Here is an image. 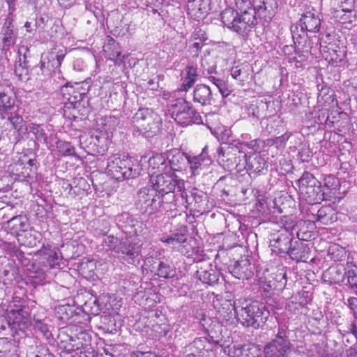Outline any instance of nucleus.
Listing matches in <instances>:
<instances>
[{"label":"nucleus","instance_id":"f257e3e1","mask_svg":"<svg viewBox=\"0 0 357 357\" xmlns=\"http://www.w3.org/2000/svg\"><path fill=\"white\" fill-rule=\"evenodd\" d=\"M142 170L136 159L125 155L114 154L107 160L106 172L118 181L135 178L141 174Z\"/></svg>","mask_w":357,"mask_h":357},{"label":"nucleus","instance_id":"f03ea898","mask_svg":"<svg viewBox=\"0 0 357 357\" xmlns=\"http://www.w3.org/2000/svg\"><path fill=\"white\" fill-rule=\"evenodd\" d=\"M222 23L230 30L242 37H246L254 27L255 15L250 13L239 14L237 10L227 8L221 13Z\"/></svg>","mask_w":357,"mask_h":357},{"label":"nucleus","instance_id":"7ed1b4c3","mask_svg":"<svg viewBox=\"0 0 357 357\" xmlns=\"http://www.w3.org/2000/svg\"><path fill=\"white\" fill-rule=\"evenodd\" d=\"M132 124L140 134L146 137H151L159 132L161 119L151 109L141 108L132 117Z\"/></svg>","mask_w":357,"mask_h":357},{"label":"nucleus","instance_id":"20e7f679","mask_svg":"<svg viewBox=\"0 0 357 357\" xmlns=\"http://www.w3.org/2000/svg\"><path fill=\"white\" fill-rule=\"evenodd\" d=\"M169 112L174 121L182 126L202 123L200 114L192 107L190 102L185 99L178 98L171 105Z\"/></svg>","mask_w":357,"mask_h":357},{"label":"nucleus","instance_id":"39448f33","mask_svg":"<svg viewBox=\"0 0 357 357\" xmlns=\"http://www.w3.org/2000/svg\"><path fill=\"white\" fill-rule=\"evenodd\" d=\"M269 312L265 309L263 304L252 302L245 307H241L236 312L237 319L245 326L257 328L260 324L264 323Z\"/></svg>","mask_w":357,"mask_h":357},{"label":"nucleus","instance_id":"423d86ee","mask_svg":"<svg viewBox=\"0 0 357 357\" xmlns=\"http://www.w3.org/2000/svg\"><path fill=\"white\" fill-rule=\"evenodd\" d=\"M149 183L162 197L164 195L172 193L176 187L178 191H182L185 188L184 181L174 178L169 171L151 175Z\"/></svg>","mask_w":357,"mask_h":357},{"label":"nucleus","instance_id":"0eeeda50","mask_svg":"<svg viewBox=\"0 0 357 357\" xmlns=\"http://www.w3.org/2000/svg\"><path fill=\"white\" fill-rule=\"evenodd\" d=\"M299 191L310 202H319L326 199V192L321 190L320 183L310 173L305 172L298 180Z\"/></svg>","mask_w":357,"mask_h":357},{"label":"nucleus","instance_id":"6e6552de","mask_svg":"<svg viewBox=\"0 0 357 357\" xmlns=\"http://www.w3.org/2000/svg\"><path fill=\"white\" fill-rule=\"evenodd\" d=\"M294 231L299 239H305V232L296 230L293 222L290 223L286 222L284 225V228L279 231L280 233V236L276 239L271 241V246L273 248V250L278 254L287 253L291 246Z\"/></svg>","mask_w":357,"mask_h":357},{"label":"nucleus","instance_id":"1a4fd4ad","mask_svg":"<svg viewBox=\"0 0 357 357\" xmlns=\"http://www.w3.org/2000/svg\"><path fill=\"white\" fill-rule=\"evenodd\" d=\"M137 200L141 208L150 214L160 211L162 206V197L151 185L139 190Z\"/></svg>","mask_w":357,"mask_h":357},{"label":"nucleus","instance_id":"9d476101","mask_svg":"<svg viewBox=\"0 0 357 357\" xmlns=\"http://www.w3.org/2000/svg\"><path fill=\"white\" fill-rule=\"evenodd\" d=\"M141 245L137 238L130 237L121 241L117 245L116 252L120 255L123 261L130 264H135L139 261Z\"/></svg>","mask_w":357,"mask_h":357},{"label":"nucleus","instance_id":"9b49d317","mask_svg":"<svg viewBox=\"0 0 357 357\" xmlns=\"http://www.w3.org/2000/svg\"><path fill=\"white\" fill-rule=\"evenodd\" d=\"M290 342L285 331L280 330L274 340L264 347V357H287Z\"/></svg>","mask_w":357,"mask_h":357},{"label":"nucleus","instance_id":"f8f14e48","mask_svg":"<svg viewBox=\"0 0 357 357\" xmlns=\"http://www.w3.org/2000/svg\"><path fill=\"white\" fill-rule=\"evenodd\" d=\"M160 241L171 248L177 250L188 257H190L193 253V250H190L187 248L188 243L187 241V234L185 230H181L179 232H174L169 235H164L160 238Z\"/></svg>","mask_w":357,"mask_h":357},{"label":"nucleus","instance_id":"ddd939ff","mask_svg":"<svg viewBox=\"0 0 357 357\" xmlns=\"http://www.w3.org/2000/svg\"><path fill=\"white\" fill-rule=\"evenodd\" d=\"M6 323L12 330H24L28 327L29 316L23 308L10 310L6 315Z\"/></svg>","mask_w":357,"mask_h":357},{"label":"nucleus","instance_id":"4468645a","mask_svg":"<svg viewBox=\"0 0 357 357\" xmlns=\"http://www.w3.org/2000/svg\"><path fill=\"white\" fill-rule=\"evenodd\" d=\"M320 26L321 20L319 13L314 8L307 10L300 19V26L303 36L306 31L318 32Z\"/></svg>","mask_w":357,"mask_h":357},{"label":"nucleus","instance_id":"2eb2a0df","mask_svg":"<svg viewBox=\"0 0 357 357\" xmlns=\"http://www.w3.org/2000/svg\"><path fill=\"white\" fill-rule=\"evenodd\" d=\"M228 270L234 278L240 280L249 279L253 275V268L246 258L230 264L228 266Z\"/></svg>","mask_w":357,"mask_h":357},{"label":"nucleus","instance_id":"dca6fc26","mask_svg":"<svg viewBox=\"0 0 357 357\" xmlns=\"http://www.w3.org/2000/svg\"><path fill=\"white\" fill-rule=\"evenodd\" d=\"M64 56L65 54L63 52L59 53L55 49L52 50L45 54H43L40 61L41 70L45 72V69H47V70L50 72L54 69L59 68Z\"/></svg>","mask_w":357,"mask_h":357},{"label":"nucleus","instance_id":"f3484780","mask_svg":"<svg viewBox=\"0 0 357 357\" xmlns=\"http://www.w3.org/2000/svg\"><path fill=\"white\" fill-rule=\"evenodd\" d=\"M255 15L271 17L278 8L276 0H253Z\"/></svg>","mask_w":357,"mask_h":357},{"label":"nucleus","instance_id":"a211bd4d","mask_svg":"<svg viewBox=\"0 0 357 357\" xmlns=\"http://www.w3.org/2000/svg\"><path fill=\"white\" fill-rule=\"evenodd\" d=\"M147 162L149 163L148 173L151 176L169 171L166 158L162 153L153 154Z\"/></svg>","mask_w":357,"mask_h":357},{"label":"nucleus","instance_id":"6ab92c4d","mask_svg":"<svg viewBox=\"0 0 357 357\" xmlns=\"http://www.w3.org/2000/svg\"><path fill=\"white\" fill-rule=\"evenodd\" d=\"M208 6V0H190L187 5L188 13L197 18L207 13Z\"/></svg>","mask_w":357,"mask_h":357},{"label":"nucleus","instance_id":"aec40b11","mask_svg":"<svg viewBox=\"0 0 357 357\" xmlns=\"http://www.w3.org/2000/svg\"><path fill=\"white\" fill-rule=\"evenodd\" d=\"M193 100L202 105H211L212 93L211 89L205 84H198L193 91Z\"/></svg>","mask_w":357,"mask_h":357},{"label":"nucleus","instance_id":"412c9836","mask_svg":"<svg viewBox=\"0 0 357 357\" xmlns=\"http://www.w3.org/2000/svg\"><path fill=\"white\" fill-rule=\"evenodd\" d=\"M188 155L184 153L174 151L169 155L168 170L171 172H180L185 167Z\"/></svg>","mask_w":357,"mask_h":357},{"label":"nucleus","instance_id":"4be33fe9","mask_svg":"<svg viewBox=\"0 0 357 357\" xmlns=\"http://www.w3.org/2000/svg\"><path fill=\"white\" fill-rule=\"evenodd\" d=\"M197 77V68L191 65L187 66L184 71V77L182 79L183 82L178 91H188L196 82Z\"/></svg>","mask_w":357,"mask_h":357},{"label":"nucleus","instance_id":"5701e85b","mask_svg":"<svg viewBox=\"0 0 357 357\" xmlns=\"http://www.w3.org/2000/svg\"><path fill=\"white\" fill-rule=\"evenodd\" d=\"M59 251L54 248H52L50 246H44L43 249L39 251V255L46 260L47 266L52 268H54L59 265Z\"/></svg>","mask_w":357,"mask_h":357},{"label":"nucleus","instance_id":"b1692460","mask_svg":"<svg viewBox=\"0 0 357 357\" xmlns=\"http://www.w3.org/2000/svg\"><path fill=\"white\" fill-rule=\"evenodd\" d=\"M0 357H18V347L14 340L0 338Z\"/></svg>","mask_w":357,"mask_h":357},{"label":"nucleus","instance_id":"393cba45","mask_svg":"<svg viewBox=\"0 0 357 357\" xmlns=\"http://www.w3.org/2000/svg\"><path fill=\"white\" fill-rule=\"evenodd\" d=\"M337 220L335 210L330 206H322L318 210L317 222L323 225H328Z\"/></svg>","mask_w":357,"mask_h":357},{"label":"nucleus","instance_id":"a878e982","mask_svg":"<svg viewBox=\"0 0 357 357\" xmlns=\"http://www.w3.org/2000/svg\"><path fill=\"white\" fill-rule=\"evenodd\" d=\"M236 303H234V306L232 305L230 303L225 301L218 310V314L219 318L222 319V320L225 321L232 322L231 319L233 318H236V312L239 310L238 307L236 306Z\"/></svg>","mask_w":357,"mask_h":357},{"label":"nucleus","instance_id":"bb28decb","mask_svg":"<svg viewBox=\"0 0 357 357\" xmlns=\"http://www.w3.org/2000/svg\"><path fill=\"white\" fill-rule=\"evenodd\" d=\"M324 277L331 283L340 284L344 282V267L342 265L329 268L324 273Z\"/></svg>","mask_w":357,"mask_h":357},{"label":"nucleus","instance_id":"cd10ccee","mask_svg":"<svg viewBox=\"0 0 357 357\" xmlns=\"http://www.w3.org/2000/svg\"><path fill=\"white\" fill-rule=\"evenodd\" d=\"M344 281L351 289L357 290V266L352 262L347 263L344 267Z\"/></svg>","mask_w":357,"mask_h":357},{"label":"nucleus","instance_id":"c85d7f7f","mask_svg":"<svg viewBox=\"0 0 357 357\" xmlns=\"http://www.w3.org/2000/svg\"><path fill=\"white\" fill-rule=\"evenodd\" d=\"M199 279L205 284L210 285L215 284L219 280V272L212 268L208 270H203L202 268L197 271Z\"/></svg>","mask_w":357,"mask_h":357},{"label":"nucleus","instance_id":"c756f323","mask_svg":"<svg viewBox=\"0 0 357 357\" xmlns=\"http://www.w3.org/2000/svg\"><path fill=\"white\" fill-rule=\"evenodd\" d=\"M61 93L64 99L71 103L77 102L82 99L81 92L78 91L73 86L66 84L61 88Z\"/></svg>","mask_w":357,"mask_h":357},{"label":"nucleus","instance_id":"7c9ffc66","mask_svg":"<svg viewBox=\"0 0 357 357\" xmlns=\"http://www.w3.org/2000/svg\"><path fill=\"white\" fill-rule=\"evenodd\" d=\"M104 50L107 53L108 59L113 61L116 65H120L124 62L125 56L121 54L119 50L118 45L114 42L106 46Z\"/></svg>","mask_w":357,"mask_h":357},{"label":"nucleus","instance_id":"2f4dec72","mask_svg":"<svg viewBox=\"0 0 357 357\" xmlns=\"http://www.w3.org/2000/svg\"><path fill=\"white\" fill-rule=\"evenodd\" d=\"M333 17L341 24H351L356 19V13L354 9L349 10H336L334 12Z\"/></svg>","mask_w":357,"mask_h":357},{"label":"nucleus","instance_id":"473e14b6","mask_svg":"<svg viewBox=\"0 0 357 357\" xmlns=\"http://www.w3.org/2000/svg\"><path fill=\"white\" fill-rule=\"evenodd\" d=\"M3 48H9L15 43V35L13 33V26L10 22H6L3 27Z\"/></svg>","mask_w":357,"mask_h":357},{"label":"nucleus","instance_id":"72a5a7b5","mask_svg":"<svg viewBox=\"0 0 357 357\" xmlns=\"http://www.w3.org/2000/svg\"><path fill=\"white\" fill-rule=\"evenodd\" d=\"M209 160L207 159L206 161ZM206 161L204 153H202L199 155L192 158L188 156L187 162L190 165V168L192 175L199 174L198 170L201 168L202 163Z\"/></svg>","mask_w":357,"mask_h":357},{"label":"nucleus","instance_id":"f704fd0d","mask_svg":"<svg viewBox=\"0 0 357 357\" xmlns=\"http://www.w3.org/2000/svg\"><path fill=\"white\" fill-rule=\"evenodd\" d=\"M247 165L250 169L257 173L261 172L267 167L266 162L260 155H256L252 158L250 157L248 161H247Z\"/></svg>","mask_w":357,"mask_h":357},{"label":"nucleus","instance_id":"c9c22d12","mask_svg":"<svg viewBox=\"0 0 357 357\" xmlns=\"http://www.w3.org/2000/svg\"><path fill=\"white\" fill-rule=\"evenodd\" d=\"M338 185L339 181L335 176L332 175H328L324 177V186L321 187V190L326 193L325 199H327L328 197L331 196L329 195L331 191L336 190Z\"/></svg>","mask_w":357,"mask_h":357},{"label":"nucleus","instance_id":"e433bc0d","mask_svg":"<svg viewBox=\"0 0 357 357\" xmlns=\"http://www.w3.org/2000/svg\"><path fill=\"white\" fill-rule=\"evenodd\" d=\"M157 275L160 278H171L176 275V269L173 266L160 261L157 269Z\"/></svg>","mask_w":357,"mask_h":357},{"label":"nucleus","instance_id":"4c0bfd02","mask_svg":"<svg viewBox=\"0 0 357 357\" xmlns=\"http://www.w3.org/2000/svg\"><path fill=\"white\" fill-rule=\"evenodd\" d=\"M235 5L239 14L250 13L252 12L253 15H255V8L253 2L251 3L250 0H235Z\"/></svg>","mask_w":357,"mask_h":357},{"label":"nucleus","instance_id":"58836bf2","mask_svg":"<svg viewBox=\"0 0 357 357\" xmlns=\"http://www.w3.org/2000/svg\"><path fill=\"white\" fill-rule=\"evenodd\" d=\"M208 80L218 89L220 93L223 97H227L230 94L231 91L228 89L227 85L224 80L213 75H210L208 77Z\"/></svg>","mask_w":357,"mask_h":357},{"label":"nucleus","instance_id":"ea45409f","mask_svg":"<svg viewBox=\"0 0 357 357\" xmlns=\"http://www.w3.org/2000/svg\"><path fill=\"white\" fill-rule=\"evenodd\" d=\"M328 255L334 261H340L346 255V250L337 244L331 245L328 248Z\"/></svg>","mask_w":357,"mask_h":357},{"label":"nucleus","instance_id":"a19ab883","mask_svg":"<svg viewBox=\"0 0 357 357\" xmlns=\"http://www.w3.org/2000/svg\"><path fill=\"white\" fill-rule=\"evenodd\" d=\"M56 149L61 155L70 156L75 154V149L69 142L59 140L56 142Z\"/></svg>","mask_w":357,"mask_h":357},{"label":"nucleus","instance_id":"79ce46f5","mask_svg":"<svg viewBox=\"0 0 357 357\" xmlns=\"http://www.w3.org/2000/svg\"><path fill=\"white\" fill-rule=\"evenodd\" d=\"M14 105V100L4 93H0V112H6Z\"/></svg>","mask_w":357,"mask_h":357},{"label":"nucleus","instance_id":"37998d69","mask_svg":"<svg viewBox=\"0 0 357 357\" xmlns=\"http://www.w3.org/2000/svg\"><path fill=\"white\" fill-rule=\"evenodd\" d=\"M287 254H288L293 260L296 261H303L305 258L303 248L299 246L294 248H290Z\"/></svg>","mask_w":357,"mask_h":357},{"label":"nucleus","instance_id":"c03bdc74","mask_svg":"<svg viewBox=\"0 0 357 357\" xmlns=\"http://www.w3.org/2000/svg\"><path fill=\"white\" fill-rule=\"evenodd\" d=\"M118 242L117 238L113 236H107L104 238L103 243L107 245L109 248L113 249L116 252L117 250V246L116 245Z\"/></svg>","mask_w":357,"mask_h":357},{"label":"nucleus","instance_id":"a18cd8bd","mask_svg":"<svg viewBox=\"0 0 357 357\" xmlns=\"http://www.w3.org/2000/svg\"><path fill=\"white\" fill-rule=\"evenodd\" d=\"M34 327L36 329L38 330L41 332L45 336H48L49 335V329L48 326L46 324L40 320H37L35 321Z\"/></svg>","mask_w":357,"mask_h":357},{"label":"nucleus","instance_id":"49530a36","mask_svg":"<svg viewBox=\"0 0 357 357\" xmlns=\"http://www.w3.org/2000/svg\"><path fill=\"white\" fill-rule=\"evenodd\" d=\"M33 132L36 135L38 140L46 141V133L40 126H34L33 127Z\"/></svg>","mask_w":357,"mask_h":357},{"label":"nucleus","instance_id":"de8ad7c7","mask_svg":"<svg viewBox=\"0 0 357 357\" xmlns=\"http://www.w3.org/2000/svg\"><path fill=\"white\" fill-rule=\"evenodd\" d=\"M340 8L343 10H349L354 8V0H337Z\"/></svg>","mask_w":357,"mask_h":357},{"label":"nucleus","instance_id":"09e8293b","mask_svg":"<svg viewBox=\"0 0 357 357\" xmlns=\"http://www.w3.org/2000/svg\"><path fill=\"white\" fill-rule=\"evenodd\" d=\"M202 40L205 41L206 40V38L205 36V33L201 30L196 29L194 32L192 33L190 40Z\"/></svg>","mask_w":357,"mask_h":357},{"label":"nucleus","instance_id":"8fccbe9b","mask_svg":"<svg viewBox=\"0 0 357 357\" xmlns=\"http://www.w3.org/2000/svg\"><path fill=\"white\" fill-rule=\"evenodd\" d=\"M22 217L17 216L13 218L10 222H13V227H15L16 230H22L24 229L25 223L22 221Z\"/></svg>","mask_w":357,"mask_h":357},{"label":"nucleus","instance_id":"3c124183","mask_svg":"<svg viewBox=\"0 0 357 357\" xmlns=\"http://www.w3.org/2000/svg\"><path fill=\"white\" fill-rule=\"evenodd\" d=\"M241 138L243 140V142H241L238 139L237 142L238 144L248 147V149H252L254 146V141H251L250 142H245V140L250 139V135L248 134H244L241 135Z\"/></svg>","mask_w":357,"mask_h":357},{"label":"nucleus","instance_id":"603ef678","mask_svg":"<svg viewBox=\"0 0 357 357\" xmlns=\"http://www.w3.org/2000/svg\"><path fill=\"white\" fill-rule=\"evenodd\" d=\"M348 305L355 318L357 319V298H349L348 299Z\"/></svg>","mask_w":357,"mask_h":357},{"label":"nucleus","instance_id":"864d4df0","mask_svg":"<svg viewBox=\"0 0 357 357\" xmlns=\"http://www.w3.org/2000/svg\"><path fill=\"white\" fill-rule=\"evenodd\" d=\"M192 44L190 45V47L195 50L196 53H197L199 51L202 50V48L204 46L205 41L202 40H190Z\"/></svg>","mask_w":357,"mask_h":357},{"label":"nucleus","instance_id":"5fc2aeb1","mask_svg":"<svg viewBox=\"0 0 357 357\" xmlns=\"http://www.w3.org/2000/svg\"><path fill=\"white\" fill-rule=\"evenodd\" d=\"M131 357H156V355L150 351H147V352L135 351L131 354Z\"/></svg>","mask_w":357,"mask_h":357},{"label":"nucleus","instance_id":"6e6d98bb","mask_svg":"<svg viewBox=\"0 0 357 357\" xmlns=\"http://www.w3.org/2000/svg\"><path fill=\"white\" fill-rule=\"evenodd\" d=\"M241 74V70L236 66L231 69V75L235 79H240V76Z\"/></svg>","mask_w":357,"mask_h":357},{"label":"nucleus","instance_id":"4d7b16f0","mask_svg":"<svg viewBox=\"0 0 357 357\" xmlns=\"http://www.w3.org/2000/svg\"><path fill=\"white\" fill-rule=\"evenodd\" d=\"M84 66L82 60L77 59L75 61H74L73 68L75 70L77 71H82L84 70Z\"/></svg>","mask_w":357,"mask_h":357},{"label":"nucleus","instance_id":"13d9d810","mask_svg":"<svg viewBox=\"0 0 357 357\" xmlns=\"http://www.w3.org/2000/svg\"><path fill=\"white\" fill-rule=\"evenodd\" d=\"M193 199L197 204H198V207L199 206V203L202 202L203 194L195 192L192 194Z\"/></svg>","mask_w":357,"mask_h":357},{"label":"nucleus","instance_id":"bf43d9fd","mask_svg":"<svg viewBox=\"0 0 357 357\" xmlns=\"http://www.w3.org/2000/svg\"><path fill=\"white\" fill-rule=\"evenodd\" d=\"M9 119L13 124L19 123L21 121V118L18 116L10 117Z\"/></svg>","mask_w":357,"mask_h":357},{"label":"nucleus","instance_id":"052dcab7","mask_svg":"<svg viewBox=\"0 0 357 357\" xmlns=\"http://www.w3.org/2000/svg\"><path fill=\"white\" fill-rule=\"evenodd\" d=\"M116 119L114 117H109L108 119H106L107 122L108 123H110V122H113L114 123L116 121Z\"/></svg>","mask_w":357,"mask_h":357},{"label":"nucleus","instance_id":"680f3d73","mask_svg":"<svg viewBox=\"0 0 357 357\" xmlns=\"http://www.w3.org/2000/svg\"><path fill=\"white\" fill-rule=\"evenodd\" d=\"M27 357H40L38 354H30L27 355Z\"/></svg>","mask_w":357,"mask_h":357},{"label":"nucleus","instance_id":"e2e57ef3","mask_svg":"<svg viewBox=\"0 0 357 357\" xmlns=\"http://www.w3.org/2000/svg\"><path fill=\"white\" fill-rule=\"evenodd\" d=\"M353 334L354 335V336L356 337V338L357 340V328L355 327L353 329Z\"/></svg>","mask_w":357,"mask_h":357},{"label":"nucleus","instance_id":"0e129e2a","mask_svg":"<svg viewBox=\"0 0 357 357\" xmlns=\"http://www.w3.org/2000/svg\"><path fill=\"white\" fill-rule=\"evenodd\" d=\"M264 199H258V204L262 206V205L264 204Z\"/></svg>","mask_w":357,"mask_h":357},{"label":"nucleus","instance_id":"69168bd1","mask_svg":"<svg viewBox=\"0 0 357 357\" xmlns=\"http://www.w3.org/2000/svg\"><path fill=\"white\" fill-rule=\"evenodd\" d=\"M292 32H293V39L294 40L298 39L296 38V34L295 31L294 30H292Z\"/></svg>","mask_w":357,"mask_h":357},{"label":"nucleus","instance_id":"338daca9","mask_svg":"<svg viewBox=\"0 0 357 357\" xmlns=\"http://www.w3.org/2000/svg\"><path fill=\"white\" fill-rule=\"evenodd\" d=\"M215 71V68H211V70H208V73L212 74Z\"/></svg>","mask_w":357,"mask_h":357},{"label":"nucleus","instance_id":"774afa93","mask_svg":"<svg viewBox=\"0 0 357 357\" xmlns=\"http://www.w3.org/2000/svg\"><path fill=\"white\" fill-rule=\"evenodd\" d=\"M158 327V325H156V326H152V328H153V330L155 331H157V329L156 328Z\"/></svg>","mask_w":357,"mask_h":357}]
</instances>
